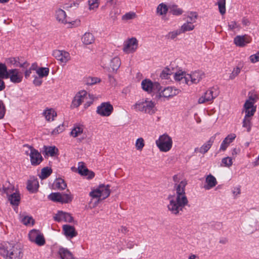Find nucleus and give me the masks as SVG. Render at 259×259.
Listing matches in <instances>:
<instances>
[{"label": "nucleus", "mask_w": 259, "mask_h": 259, "mask_svg": "<svg viewBox=\"0 0 259 259\" xmlns=\"http://www.w3.org/2000/svg\"><path fill=\"white\" fill-rule=\"evenodd\" d=\"M173 181L175 183L174 189L176 193L168 196L167 208L172 214L176 215L183 211L185 207L188 204L189 201L185 193L187 181L186 180L180 181L178 175L174 176Z\"/></svg>", "instance_id": "nucleus-1"}, {"label": "nucleus", "mask_w": 259, "mask_h": 259, "mask_svg": "<svg viewBox=\"0 0 259 259\" xmlns=\"http://www.w3.org/2000/svg\"><path fill=\"white\" fill-rule=\"evenodd\" d=\"M93 102V97L88 94L85 91H81L77 93L74 96L71 104L73 108L78 107L82 103H84V107L88 108Z\"/></svg>", "instance_id": "nucleus-2"}, {"label": "nucleus", "mask_w": 259, "mask_h": 259, "mask_svg": "<svg viewBox=\"0 0 259 259\" xmlns=\"http://www.w3.org/2000/svg\"><path fill=\"white\" fill-rule=\"evenodd\" d=\"M133 107L137 111L144 112L150 115L154 114L156 111L155 102L148 99L137 102L133 105Z\"/></svg>", "instance_id": "nucleus-3"}, {"label": "nucleus", "mask_w": 259, "mask_h": 259, "mask_svg": "<svg viewBox=\"0 0 259 259\" xmlns=\"http://www.w3.org/2000/svg\"><path fill=\"white\" fill-rule=\"evenodd\" d=\"M111 191L109 185L104 184L100 185L97 188L93 189L90 192L89 195L92 198L98 199V203L100 200L107 198L110 194Z\"/></svg>", "instance_id": "nucleus-4"}, {"label": "nucleus", "mask_w": 259, "mask_h": 259, "mask_svg": "<svg viewBox=\"0 0 259 259\" xmlns=\"http://www.w3.org/2000/svg\"><path fill=\"white\" fill-rule=\"evenodd\" d=\"M156 145L161 152L169 151L172 145V140L170 137L167 134L160 136L155 142Z\"/></svg>", "instance_id": "nucleus-5"}, {"label": "nucleus", "mask_w": 259, "mask_h": 259, "mask_svg": "<svg viewBox=\"0 0 259 259\" xmlns=\"http://www.w3.org/2000/svg\"><path fill=\"white\" fill-rule=\"evenodd\" d=\"M24 146L28 148V150L25 151V154L29 156L31 164L34 166L39 165L43 160L41 154L31 146Z\"/></svg>", "instance_id": "nucleus-6"}, {"label": "nucleus", "mask_w": 259, "mask_h": 259, "mask_svg": "<svg viewBox=\"0 0 259 259\" xmlns=\"http://www.w3.org/2000/svg\"><path fill=\"white\" fill-rule=\"evenodd\" d=\"M70 136L74 138H77V141L81 142L86 137L83 125L80 123H75L70 133Z\"/></svg>", "instance_id": "nucleus-7"}, {"label": "nucleus", "mask_w": 259, "mask_h": 259, "mask_svg": "<svg viewBox=\"0 0 259 259\" xmlns=\"http://www.w3.org/2000/svg\"><path fill=\"white\" fill-rule=\"evenodd\" d=\"M48 198L54 202L67 203L72 201L73 197L69 194L55 192L50 194L48 196Z\"/></svg>", "instance_id": "nucleus-8"}, {"label": "nucleus", "mask_w": 259, "mask_h": 259, "mask_svg": "<svg viewBox=\"0 0 259 259\" xmlns=\"http://www.w3.org/2000/svg\"><path fill=\"white\" fill-rule=\"evenodd\" d=\"M30 240L38 246H42L45 243L44 235L39 230L33 229L28 234Z\"/></svg>", "instance_id": "nucleus-9"}, {"label": "nucleus", "mask_w": 259, "mask_h": 259, "mask_svg": "<svg viewBox=\"0 0 259 259\" xmlns=\"http://www.w3.org/2000/svg\"><path fill=\"white\" fill-rule=\"evenodd\" d=\"M143 90L148 93L159 92L161 90L160 84L158 82L153 83L149 79H144L141 82Z\"/></svg>", "instance_id": "nucleus-10"}, {"label": "nucleus", "mask_w": 259, "mask_h": 259, "mask_svg": "<svg viewBox=\"0 0 259 259\" xmlns=\"http://www.w3.org/2000/svg\"><path fill=\"white\" fill-rule=\"evenodd\" d=\"M205 76L202 71H196L191 74H187L185 77V83L187 84L198 83Z\"/></svg>", "instance_id": "nucleus-11"}, {"label": "nucleus", "mask_w": 259, "mask_h": 259, "mask_svg": "<svg viewBox=\"0 0 259 259\" xmlns=\"http://www.w3.org/2000/svg\"><path fill=\"white\" fill-rule=\"evenodd\" d=\"M214 89H210L204 93L198 99V103L204 104L207 102H212L218 96V94Z\"/></svg>", "instance_id": "nucleus-12"}, {"label": "nucleus", "mask_w": 259, "mask_h": 259, "mask_svg": "<svg viewBox=\"0 0 259 259\" xmlns=\"http://www.w3.org/2000/svg\"><path fill=\"white\" fill-rule=\"evenodd\" d=\"M23 74L17 69H12L8 71L6 78H9L14 83H20L23 79Z\"/></svg>", "instance_id": "nucleus-13"}, {"label": "nucleus", "mask_w": 259, "mask_h": 259, "mask_svg": "<svg viewBox=\"0 0 259 259\" xmlns=\"http://www.w3.org/2000/svg\"><path fill=\"white\" fill-rule=\"evenodd\" d=\"M138 41L135 37L126 40L123 45V51L126 54L135 52L138 48Z\"/></svg>", "instance_id": "nucleus-14"}, {"label": "nucleus", "mask_w": 259, "mask_h": 259, "mask_svg": "<svg viewBox=\"0 0 259 259\" xmlns=\"http://www.w3.org/2000/svg\"><path fill=\"white\" fill-rule=\"evenodd\" d=\"M113 110V107L109 102L102 103L98 106L97 113L102 116H110Z\"/></svg>", "instance_id": "nucleus-15"}, {"label": "nucleus", "mask_w": 259, "mask_h": 259, "mask_svg": "<svg viewBox=\"0 0 259 259\" xmlns=\"http://www.w3.org/2000/svg\"><path fill=\"white\" fill-rule=\"evenodd\" d=\"M14 191V186L9 181L3 180L0 181V192L3 194H6L7 196H8Z\"/></svg>", "instance_id": "nucleus-16"}, {"label": "nucleus", "mask_w": 259, "mask_h": 259, "mask_svg": "<svg viewBox=\"0 0 259 259\" xmlns=\"http://www.w3.org/2000/svg\"><path fill=\"white\" fill-rule=\"evenodd\" d=\"M159 93L158 96L159 97H163L165 98H169L178 95L180 91L177 89H174L172 87H168L164 88L163 90H161Z\"/></svg>", "instance_id": "nucleus-17"}, {"label": "nucleus", "mask_w": 259, "mask_h": 259, "mask_svg": "<svg viewBox=\"0 0 259 259\" xmlns=\"http://www.w3.org/2000/svg\"><path fill=\"white\" fill-rule=\"evenodd\" d=\"M258 97L257 94L250 92L249 93L248 99L246 100L244 105L245 110L250 111V110L254 108L255 111L256 107L254 106V104L258 100Z\"/></svg>", "instance_id": "nucleus-18"}, {"label": "nucleus", "mask_w": 259, "mask_h": 259, "mask_svg": "<svg viewBox=\"0 0 259 259\" xmlns=\"http://www.w3.org/2000/svg\"><path fill=\"white\" fill-rule=\"evenodd\" d=\"M53 55L61 63H66L70 59L69 54L64 51L55 50L53 52Z\"/></svg>", "instance_id": "nucleus-19"}, {"label": "nucleus", "mask_w": 259, "mask_h": 259, "mask_svg": "<svg viewBox=\"0 0 259 259\" xmlns=\"http://www.w3.org/2000/svg\"><path fill=\"white\" fill-rule=\"evenodd\" d=\"M251 41V38L247 35H237L234 38V44L239 47H244L247 44L250 43Z\"/></svg>", "instance_id": "nucleus-20"}, {"label": "nucleus", "mask_w": 259, "mask_h": 259, "mask_svg": "<svg viewBox=\"0 0 259 259\" xmlns=\"http://www.w3.org/2000/svg\"><path fill=\"white\" fill-rule=\"evenodd\" d=\"M12 248L6 259H21L23 253L20 246L19 245H13Z\"/></svg>", "instance_id": "nucleus-21"}, {"label": "nucleus", "mask_w": 259, "mask_h": 259, "mask_svg": "<svg viewBox=\"0 0 259 259\" xmlns=\"http://www.w3.org/2000/svg\"><path fill=\"white\" fill-rule=\"evenodd\" d=\"M54 219L57 222L64 221L71 223L73 221V218L70 213L63 211H59L54 217Z\"/></svg>", "instance_id": "nucleus-22"}, {"label": "nucleus", "mask_w": 259, "mask_h": 259, "mask_svg": "<svg viewBox=\"0 0 259 259\" xmlns=\"http://www.w3.org/2000/svg\"><path fill=\"white\" fill-rule=\"evenodd\" d=\"M245 116L243 121V127L247 128V132H249L251 129V117L254 115L255 113V109H253L249 110H245Z\"/></svg>", "instance_id": "nucleus-23"}, {"label": "nucleus", "mask_w": 259, "mask_h": 259, "mask_svg": "<svg viewBox=\"0 0 259 259\" xmlns=\"http://www.w3.org/2000/svg\"><path fill=\"white\" fill-rule=\"evenodd\" d=\"M236 137V136L235 134L228 135L222 142L219 149L220 151H225Z\"/></svg>", "instance_id": "nucleus-24"}, {"label": "nucleus", "mask_w": 259, "mask_h": 259, "mask_svg": "<svg viewBox=\"0 0 259 259\" xmlns=\"http://www.w3.org/2000/svg\"><path fill=\"white\" fill-rule=\"evenodd\" d=\"M64 234L68 238H72L77 236V233L73 226L64 225L62 227Z\"/></svg>", "instance_id": "nucleus-25"}, {"label": "nucleus", "mask_w": 259, "mask_h": 259, "mask_svg": "<svg viewBox=\"0 0 259 259\" xmlns=\"http://www.w3.org/2000/svg\"><path fill=\"white\" fill-rule=\"evenodd\" d=\"M78 173L84 176H87L89 179H91L95 176L94 172L89 170L84 165L83 162H79L78 167Z\"/></svg>", "instance_id": "nucleus-26"}, {"label": "nucleus", "mask_w": 259, "mask_h": 259, "mask_svg": "<svg viewBox=\"0 0 259 259\" xmlns=\"http://www.w3.org/2000/svg\"><path fill=\"white\" fill-rule=\"evenodd\" d=\"M13 244L8 242L0 243V254L7 258L12 248Z\"/></svg>", "instance_id": "nucleus-27"}, {"label": "nucleus", "mask_w": 259, "mask_h": 259, "mask_svg": "<svg viewBox=\"0 0 259 259\" xmlns=\"http://www.w3.org/2000/svg\"><path fill=\"white\" fill-rule=\"evenodd\" d=\"M214 138V137H211L209 140L204 143L201 147L199 148H195V151L196 152H198L203 154L206 153L211 148L213 143Z\"/></svg>", "instance_id": "nucleus-28"}, {"label": "nucleus", "mask_w": 259, "mask_h": 259, "mask_svg": "<svg viewBox=\"0 0 259 259\" xmlns=\"http://www.w3.org/2000/svg\"><path fill=\"white\" fill-rule=\"evenodd\" d=\"M205 183L204 188L206 190H209L216 186L217 181L215 178L211 174L208 175L205 179Z\"/></svg>", "instance_id": "nucleus-29"}, {"label": "nucleus", "mask_w": 259, "mask_h": 259, "mask_svg": "<svg viewBox=\"0 0 259 259\" xmlns=\"http://www.w3.org/2000/svg\"><path fill=\"white\" fill-rule=\"evenodd\" d=\"M8 62L15 67H19L23 68H27L29 66V64L26 61L21 63L19 58H10L8 60Z\"/></svg>", "instance_id": "nucleus-30"}, {"label": "nucleus", "mask_w": 259, "mask_h": 259, "mask_svg": "<svg viewBox=\"0 0 259 259\" xmlns=\"http://www.w3.org/2000/svg\"><path fill=\"white\" fill-rule=\"evenodd\" d=\"M61 259H75L73 254L67 248L61 247L58 251Z\"/></svg>", "instance_id": "nucleus-31"}, {"label": "nucleus", "mask_w": 259, "mask_h": 259, "mask_svg": "<svg viewBox=\"0 0 259 259\" xmlns=\"http://www.w3.org/2000/svg\"><path fill=\"white\" fill-rule=\"evenodd\" d=\"M7 197L11 204L16 206L19 205L20 200V196L18 193L14 191Z\"/></svg>", "instance_id": "nucleus-32"}, {"label": "nucleus", "mask_w": 259, "mask_h": 259, "mask_svg": "<svg viewBox=\"0 0 259 259\" xmlns=\"http://www.w3.org/2000/svg\"><path fill=\"white\" fill-rule=\"evenodd\" d=\"M55 16L58 22L63 24H65L67 22L66 14L64 10L61 9L57 10L56 12Z\"/></svg>", "instance_id": "nucleus-33"}, {"label": "nucleus", "mask_w": 259, "mask_h": 259, "mask_svg": "<svg viewBox=\"0 0 259 259\" xmlns=\"http://www.w3.org/2000/svg\"><path fill=\"white\" fill-rule=\"evenodd\" d=\"M82 42L86 45H90L95 41V38L92 33L86 32L81 37Z\"/></svg>", "instance_id": "nucleus-34"}, {"label": "nucleus", "mask_w": 259, "mask_h": 259, "mask_svg": "<svg viewBox=\"0 0 259 259\" xmlns=\"http://www.w3.org/2000/svg\"><path fill=\"white\" fill-rule=\"evenodd\" d=\"M43 114L46 120L49 121L54 120V117L57 116L56 112L52 108L46 109Z\"/></svg>", "instance_id": "nucleus-35"}, {"label": "nucleus", "mask_w": 259, "mask_h": 259, "mask_svg": "<svg viewBox=\"0 0 259 259\" xmlns=\"http://www.w3.org/2000/svg\"><path fill=\"white\" fill-rule=\"evenodd\" d=\"M38 187V182L36 180H33L28 182L27 188L29 192L34 193L37 191Z\"/></svg>", "instance_id": "nucleus-36"}, {"label": "nucleus", "mask_w": 259, "mask_h": 259, "mask_svg": "<svg viewBox=\"0 0 259 259\" xmlns=\"http://www.w3.org/2000/svg\"><path fill=\"white\" fill-rule=\"evenodd\" d=\"M168 8L164 3H161L158 5L156 8V13L159 16H165L167 13Z\"/></svg>", "instance_id": "nucleus-37"}, {"label": "nucleus", "mask_w": 259, "mask_h": 259, "mask_svg": "<svg viewBox=\"0 0 259 259\" xmlns=\"http://www.w3.org/2000/svg\"><path fill=\"white\" fill-rule=\"evenodd\" d=\"M121 65L120 59L117 57L113 58L110 61V66L113 71H116Z\"/></svg>", "instance_id": "nucleus-38"}, {"label": "nucleus", "mask_w": 259, "mask_h": 259, "mask_svg": "<svg viewBox=\"0 0 259 259\" xmlns=\"http://www.w3.org/2000/svg\"><path fill=\"white\" fill-rule=\"evenodd\" d=\"M169 9L170 10V13L175 16L181 15L184 12L183 9L179 8L176 5L169 6Z\"/></svg>", "instance_id": "nucleus-39"}, {"label": "nucleus", "mask_w": 259, "mask_h": 259, "mask_svg": "<svg viewBox=\"0 0 259 259\" xmlns=\"http://www.w3.org/2000/svg\"><path fill=\"white\" fill-rule=\"evenodd\" d=\"M195 28V26L190 22L184 23L181 27L180 30L181 33H185L187 31L193 30Z\"/></svg>", "instance_id": "nucleus-40"}, {"label": "nucleus", "mask_w": 259, "mask_h": 259, "mask_svg": "<svg viewBox=\"0 0 259 259\" xmlns=\"http://www.w3.org/2000/svg\"><path fill=\"white\" fill-rule=\"evenodd\" d=\"M181 33V31L179 30H175L168 32L165 36L167 40H174Z\"/></svg>", "instance_id": "nucleus-41"}, {"label": "nucleus", "mask_w": 259, "mask_h": 259, "mask_svg": "<svg viewBox=\"0 0 259 259\" xmlns=\"http://www.w3.org/2000/svg\"><path fill=\"white\" fill-rule=\"evenodd\" d=\"M52 172V170L51 168L49 167H44L41 171L40 175H39V178L41 179H45L48 178Z\"/></svg>", "instance_id": "nucleus-42"}, {"label": "nucleus", "mask_w": 259, "mask_h": 259, "mask_svg": "<svg viewBox=\"0 0 259 259\" xmlns=\"http://www.w3.org/2000/svg\"><path fill=\"white\" fill-rule=\"evenodd\" d=\"M54 185L56 188L59 190H64L67 187V185L65 181L62 179H56Z\"/></svg>", "instance_id": "nucleus-43"}, {"label": "nucleus", "mask_w": 259, "mask_h": 259, "mask_svg": "<svg viewBox=\"0 0 259 259\" xmlns=\"http://www.w3.org/2000/svg\"><path fill=\"white\" fill-rule=\"evenodd\" d=\"M187 75V74L185 72L179 71L175 73L174 78L176 80L181 81L183 83L185 82V77H186Z\"/></svg>", "instance_id": "nucleus-44"}, {"label": "nucleus", "mask_w": 259, "mask_h": 259, "mask_svg": "<svg viewBox=\"0 0 259 259\" xmlns=\"http://www.w3.org/2000/svg\"><path fill=\"white\" fill-rule=\"evenodd\" d=\"M49 69L47 67H40L36 70V73L39 77H47L49 75Z\"/></svg>", "instance_id": "nucleus-45"}, {"label": "nucleus", "mask_w": 259, "mask_h": 259, "mask_svg": "<svg viewBox=\"0 0 259 259\" xmlns=\"http://www.w3.org/2000/svg\"><path fill=\"white\" fill-rule=\"evenodd\" d=\"M45 151L46 155L54 156L58 152V150L55 146L46 147L45 146Z\"/></svg>", "instance_id": "nucleus-46"}, {"label": "nucleus", "mask_w": 259, "mask_h": 259, "mask_svg": "<svg viewBox=\"0 0 259 259\" xmlns=\"http://www.w3.org/2000/svg\"><path fill=\"white\" fill-rule=\"evenodd\" d=\"M145 146L144 140L143 138H138L136 141L135 147L136 149L139 151H141Z\"/></svg>", "instance_id": "nucleus-47"}, {"label": "nucleus", "mask_w": 259, "mask_h": 259, "mask_svg": "<svg viewBox=\"0 0 259 259\" xmlns=\"http://www.w3.org/2000/svg\"><path fill=\"white\" fill-rule=\"evenodd\" d=\"M217 5L221 15L225 14L226 13V0H218Z\"/></svg>", "instance_id": "nucleus-48"}, {"label": "nucleus", "mask_w": 259, "mask_h": 259, "mask_svg": "<svg viewBox=\"0 0 259 259\" xmlns=\"http://www.w3.org/2000/svg\"><path fill=\"white\" fill-rule=\"evenodd\" d=\"M88 5L90 11L96 10L99 7V0H88Z\"/></svg>", "instance_id": "nucleus-49"}, {"label": "nucleus", "mask_w": 259, "mask_h": 259, "mask_svg": "<svg viewBox=\"0 0 259 259\" xmlns=\"http://www.w3.org/2000/svg\"><path fill=\"white\" fill-rule=\"evenodd\" d=\"M101 79L96 77H89L86 79L85 82L88 85H92L100 82Z\"/></svg>", "instance_id": "nucleus-50"}, {"label": "nucleus", "mask_w": 259, "mask_h": 259, "mask_svg": "<svg viewBox=\"0 0 259 259\" xmlns=\"http://www.w3.org/2000/svg\"><path fill=\"white\" fill-rule=\"evenodd\" d=\"M21 222L25 225H33L34 221L31 217L24 216L21 219Z\"/></svg>", "instance_id": "nucleus-51"}, {"label": "nucleus", "mask_w": 259, "mask_h": 259, "mask_svg": "<svg viewBox=\"0 0 259 259\" xmlns=\"http://www.w3.org/2000/svg\"><path fill=\"white\" fill-rule=\"evenodd\" d=\"M233 164L232 158L230 157H226L222 159L221 165L229 167Z\"/></svg>", "instance_id": "nucleus-52"}, {"label": "nucleus", "mask_w": 259, "mask_h": 259, "mask_svg": "<svg viewBox=\"0 0 259 259\" xmlns=\"http://www.w3.org/2000/svg\"><path fill=\"white\" fill-rule=\"evenodd\" d=\"M173 73L172 70L169 68H165L160 74V77L162 78L167 79L169 78V75Z\"/></svg>", "instance_id": "nucleus-53"}, {"label": "nucleus", "mask_w": 259, "mask_h": 259, "mask_svg": "<svg viewBox=\"0 0 259 259\" xmlns=\"http://www.w3.org/2000/svg\"><path fill=\"white\" fill-rule=\"evenodd\" d=\"M198 15L196 12H191L187 16V22H190L191 23L193 24L196 22Z\"/></svg>", "instance_id": "nucleus-54"}, {"label": "nucleus", "mask_w": 259, "mask_h": 259, "mask_svg": "<svg viewBox=\"0 0 259 259\" xmlns=\"http://www.w3.org/2000/svg\"><path fill=\"white\" fill-rule=\"evenodd\" d=\"M7 72V68L6 65L0 63V79L5 78Z\"/></svg>", "instance_id": "nucleus-55"}, {"label": "nucleus", "mask_w": 259, "mask_h": 259, "mask_svg": "<svg viewBox=\"0 0 259 259\" xmlns=\"http://www.w3.org/2000/svg\"><path fill=\"white\" fill-rule=\"evenodd\" d=\"M64 129L65 128L64 125L63 124H60L52 132V134L53 135H57L63 132Z\"/></svg>", "instance_id": "nucleus-56"}, {"label": "nucleus", "mask_w": 259, "mask_h": 259, "mask_svg": "<svg viewBox=\"0 0 259 259\" xmlns=\"http://www.w3.org/2000/svg\"><path fill=\"white\" fill-rule=\"evenodd\" d=\"M241 69L239 67L234 68L231 73L229 78L230 79H233L236 76H237L240 72Z\"/></svg>", "instance_id": "nucleus-57"}, {"label": "nucleus", "mask_w": 259, "mask_h": 259, "mask_svg": "<svg viewBox=\"0 0 259 259\" xmlns=\"http://www.w3.org/2000/svg\"><path fill=\"white\" fill-rule=\"evenodd\" d=\"M136 17V14L134 12H129L126 13L122 16V19L125 20H131Z\"/></svg>", "instance_id": "nucleus-58"}, {"label": "nucleus", "mask_w": 259, "mask_h": 259, "mask_svg": "<svg viewBox=\"0 0 259 259\" xmlns=\"http://www.w3.org/2000/svg\"><path fill=\"white\" fill-rule=\"evenodd\" d=\"M228 27L230 30L240 28L239 24L235 21H231L229 22Z\"/></svg>", "instance_id": "nucleus-59"}, {"label": "nucleus", "mask_w": 259, "mask_h": 259, "mask_svg": "<svg viewBox=\"0 0 259 259\" xmlns=\"http://www.w3.org/2000/svg\"><path fill=\"white\" fill-rule=\"evenodd\" d=\"M245 229L246 233L251 234L255 232L257 230V228L255 227H253L252 225H249L246 226Z\"/></svg>", "instance_id": "nucleus-60"}, {"label": "nucleus", "mask_w": 259, "mask_h": 259, "mask_svg": "<svg viewBox=\"0 0 259 259\" xmlns=\"http://www.w3.org/2000/svg\"><path fill=\"white\" fill-rule=\"evenodd\" d=\"M250 60L252 63H255L259 61V52L255 54L250 56Z\"/></svg>", "instance_id": "nucleus-61"}, {"label": "nucleus", "mask_w": 259, "mask_h": 259, "mask_svg": "<svg viewBox=\"0 0 259 259\" xmlns=\"http://www.w3.org/2000/svg\"><path fill=\"white\" fill-rule=\"evenodd\" d=\"M5 114V108L2 101H0V119L4 117Z\"/></svg>", "instance_id": "nucleus-62"}, {"label": "nucleus", "mask_w": 259, "mask_h": 259, "mask_svg": "<svg viewBox=\"0 0 259 259\" xmlns=\"http://www.w3.org/2000/svg\"><path fill=\"white\" fill-rule=\"evenodd\" d=\"M232 193L234 197H237L241 193L240 188L239 187H234L232 190Z\"/></svg>", "instance_id": "nucleus-63"}, {"label": "nucleus", "mask_w": 259, "mask_h": 259, "mask_svg": "<svg viewBox=\"0 0 259 259\" xmlns=\"http://www.w3.org/2000/svg\"><path fill=\"white\" fill-rule=\"evenodd\" d=\"M33 83L36 86H39L42 83V80L41 79V77H35L34 79L33 80Z\"/></svg>", "instance_id": "nucleus-64"}]
</instances>
